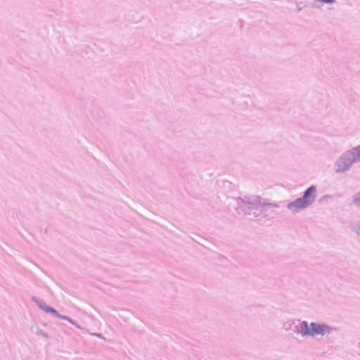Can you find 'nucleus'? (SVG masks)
Wrapping results in <instances>:
<instances>
[{
  "instance_id": "nucleus-2",
  "label": "nucleus",
  "mask_w": 360,
  "mask_h": 360,
  "mask_svg": "<svg viewBox=\"0 0 360 360\" xmlns=\"http://www.w3.org/2000/svg\"><path fill=\"white\" fill-rule=\"evenodd\" d=\"M352 165V162L347 158V155L344 154L337 162V172H340L346 171Z\"/></svg>"
},
{
  "instance_id": "nucleus-4",
  "label": "nucleus",
  "mask_w": 360,
  "mask_h": 360,
  "mask_svg": "<svg viewBox=\"0 0 360 360\" xmlns=\"http://www.w3.org/2000/svg\"><path fill=\"white\" fill-rule=\"evenodd\" d=\"M345 155L352 163L360 161V146L348 151Z\"/></svg>"
},
{
  "instance_id": "nucleus-3",
  "label": "nucleus",
  "mask_w": 360,
  "mask_h": 360,
  "mask_svg": "<svg viewBox=\"0 0 360 360\" xmlns=\"http://www.w3.org/2000/svg\"><path fill=\"white\" fill-rule=\"evenodd\" d=\"M311 327L312 328L313 335H324L330 330V328L324 324H317L315 323H311Z\"/></svg>"
},
{
  "instance_id": "nucleus-5",
  "label": "nucleus",
  "mask_w": 360,
  "mask_h": 360,
  "mask_svg": "<svg viewBox=\"0 0 360 360\" xmlns=\"http://www.w3.org/2000/svg\"><path fill=\"white\" fill-rule=\"evenodd\" d=\"M300 333L302 335H310L313 336L312 328L308 326V324L306 321H302L300 325Z\"/></svg>"
},
{
  "instance_id": "nucleus-1",
  "label": "nucleus",
  "mask_w": 360,
  "mask_h": 360,
  "mask_svg": "<svg viewBox=\"0 0 360 360\" xmlns=\"http://www.w3.org/2000/svg\"><path fill=\"white\" fill-rule=\"evenodd\" d=\"M316 188L314 186H310L304 193L301 198L297 199L288 205V208L292 210H299L304 209L311 205L315 200Z\"/></svg>"
},
{
  "instance_id": "nucleus-6",
  "label": "nucleus",
  "mask_w": 360,
  "mask_h": 360,
  "mask_svg": "<svg viewBox=\"0 0 360 360\" xmlns=\"http://www.w3.org/2000/svg\"><path fill=\"white\" fill-rule=\"evenodd\" d=\"M41 308H42L45 311H46V312H48V313H52V314H55L56 316H58V317H60V318H61V319H68V318H67V317H65V316H60L59 314H58V313L56 312V311L54 309H53L52 307H47V306H42V305H41Z\"/></svg>"
},
{
  "instance_id": "nucleus-7",
  "label": "nucleus",
  "mask_w": 360,
  "mask_h": 360,
  "mask_svg": "<svg viewBox=\"0 0 360 360\" xmlns=\"http://www.w3.org/2000/svg\"><path fill=\"white\" fill-rule=\"evenodd\" d=\"M317 1H321L322 3H328V4H332L334 2V0H316Z\"/></svg>"
}]
</instances>
